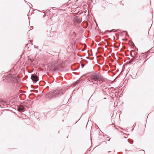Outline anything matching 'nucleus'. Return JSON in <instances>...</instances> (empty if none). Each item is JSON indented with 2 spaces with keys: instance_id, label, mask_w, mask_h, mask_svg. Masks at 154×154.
Here are the masks:
<instances>
[{
  "instance_id": "1",
  "label": "nucleus",
  "mask_w": 154,
  "mask_h": 154,
  "mask_svg": "<svg viewBox=\"0 0 154 154\" xmlns=\"http://www.w3.org/2000/svg\"><path fill=\"white\" fill-rule=\"evenodd\" d=\"M87 80L90 82L91 85L95 84L97 85L99 83L101 85V88L102 90L104 89L109 90V88L107 86V83L105 82L102 76L98 73L94 75L87 76L86 77Z\"/></svg>"
},
{
  "instance_id": "2",
  "label": "nucleus",
  "mask_w": 154,
  "mask_h": 154,
  "mask_svg": "<svg viewBox=\"0 0 154 154\" xmlns=\"http://www.w3.org/2000/svg\"><path fill=\"white\" fill-rule=\"evenodd\" d=\"M65 92V88H60L55 90H51L47 93L46 98L49 99L54 98L58 95H61Z\"/></svg>"
},
{
  "instance_id": "3",
  "label": "nucleus",
  "mask_w": 154,
  "mask_h": 154,
  "mask_svg": "<svg viewBox=\"0 0 154 154\" xmlns=\"http://www.w3.org/2000/svg\"><path fill=\"white\" fill-rule=\"evenodd\" d=\"M7 79V80H9L14 83V86H17V87L15 88L16 91H19L20 88V84L18 82L19 81L18 78L14 75L10 74L8 75Z\"/></svg>"
},
{
  "instance_id": "4",
  "label": "nucleus",
  "mask_w": 154,
  "mask_h": 154,
  "mask_svg": "<svg viewBox=\"0 0 154 154\" xmlns=\"http://www.w3.org/2000/svg\"><path fill=\"white\" fill-rule=\"evenodd\" d=\"M51 66L53 70L54 71L57 70L61 71L62 70V66L60 64V63L58 62H53Z\"/></svg>"
},
{
  "instance_id": "5",
  "label": "nucleus",
  "mask_w": 154,
  "mask_h": 154,
  "mask_svg": "<svg viewBox=\"0 0 154 154\" xmlns=\"http://www.w3.org/2000/svg\"><path fill=\"white\" fill-rule=\"evenodd\" d=\"M31 79L32 80L34 83H36L39 80L38 77L35 74H31Z\"/></svg>"
},
{
  "instance_id": "6",
  "label": "nucleus",
  "mask_w": 154,
  "mask_h": 154,
  "mask_svg": "<svg viewBox=\"0 0 154 154\" xmlns=\"http://www.w3.org/2000/svg\"><path fill=\"white\" fill-rule=\"evenodd\" d=\"M73 20L75 23L80 24L82 21V19L79 16H76L74 17Z\"/></svg>"
},
{
  "instance_id": "7",
  "label": "nucleus",
  "mask_w": 154,
  "mask_h": 154,
  "mask_svg": "<svg viewBox=\"0 0 154 154\" xmlns=\"http://www.w3.org/2000/svg\"><path fill=\"white\" fill-rule=\"evenodd\" d=\"M7 102H6L2 99H0V103L2 104L4 106H6L8 104Z\"/></svg>"
},
{
  "instance_id": "8",
  "label": "nucleus",
  "mask_w": 154,
  "mask_h": 154,
  "mask_svg": "<svg viewBox=\"0 0 154 154\" xmlns=\"http://www.w3.org/2000/svg\"><path fill=\"white\" fill-rule=\"evenodd\" d=\"M75 47V44L73 43H70L69 48H70V47H71V48L73 49Z\"/></svg>"
},
{
  "instance_id": "9",
  "label": "nucleus",
  "mask_w": 154,
  "mask_h": 154,
  "mask_svg": "<svg viewBox=\"0 0 154 154\" xmlns=\"http://www.w3.org/2000/svg\"><path fill=\"white\" fill-rule=\"evenodd\" d=\"M134 59H136L137 57L138 56V55L137 54H137L136 52H134Z\"/></svg>"
},
{
  "instance_id": "10",
  "label": "nucleus",
  "mask_w": 154,
  "mask_h": 154,
  "mask_svg": "<svg viewBox=\"0 0 154 154\" xmlns=\"http://www.w3.org/2000/svg\"><path fill=\"white\" fill-rule=\"evenodd\" d=\"M17 110L19 112L22 111L23 109V108L19 106H17Z\"/></svg>"
},
{
  "instance_id": "11",
  "label": "nucleus",
  "mask_w": 154,
  "mask_h": 154,
  "mask_svg": "<svg viewBox=\"0 0 154 154\" xmlns=\"http://www.w3.org/2000/svg\"><path fill=\"white\" fill-rule=\"evenodd\" d=\"M128 141L129 143L130 144H132L134 141L133 140L130 139H128Z\"/></svg>"
},
{
  "instance_id": "12",
  "label": "nucleus",
  "mask_w": 154,
  "mask_h": 154,
  "mask_svg": "<svg viewBox=\"0 0 154 154\" xmlns=\"http://www.w3.org/2000/svg\"><path fill=\"white\" fill-rule=\"evenodd\" d=\"M113 87H111L110 89H109V91H111V92H113V91L114 90H113Z\"/></svg>"
},
{
  "instance_id": "13",
  "label": "nucleus",
  "mask_w": 154,
  "mask_h": 154,
  "mask_svg": "<svg viewBox=\"0 0 154 154\" xmlns=\"http://www.w3.org/2000/svg\"><path fill=\"white\" fill-rule=\"evenodd\" d=\"M103 91V93L104 94H106L107 95H108V94L106 93V91H105L104 90H102Z\"/></svg>"
},
{
  "instance_id": "14",
  "label": "nucleus",
  "mask_w": 154,
  "mask_h": 154,
  "mask_svg": "<svg viewBox=\"0 0 154 154\" xmlns=\"http://www.w3.org/2000/svg\"><path fill=\"white\" fill-rule=\"evenodd\" d=\"M88 26V23H86V26L84 27L85 28H86Z\"/></svg>"
},
{
  "instance_id": "15",
  "label": "nucleus",
  "mask_w": 154,
  "mask_h": 154,
  "mask_svg": "<svg viewBox=\"0 0 154 154\" xmlns=\"http://www.w3.org/2000/svg\"><path fill=\"white\" fill-rule=\"evenodd\" d=\"M79 82H77V81H76V82H75V83L74 85V86H76V84H77Z\"/></svg>"
},
{
  "instance_id": "16",
  "label": "nucleus",
  "mask_w": 154,
  "mask_h": 154,
  "mask_svg": "<svg viewBox=\"0 0 154 154\" xmlns=\"http://www.w3.org/2000/svg\"><path fill=\"white\" fill-rule=\"evenodd\" d=\"M34 48H37L38 47V46H36V45H34Z\"/></svg>"
},
{
  "instance_id": "17",
  "label": "nucleus",
  "mask_w": 154,
  "mask_h": 154,
  "mask_svg": "<svg viewBox=\"0 0 154 154\" xmlns=\"http://www.w3.org/2000/svg\"><path fill=\"white\" fill-rule=\"evenodd\" d=\"M114 31H115V29H112V30H110V32H114Z\"/></svg>"
},
{
  "instance_id": "18",
  "label": "nucleus",
  "mask_w": 154,
  "mask_h": 154,
  "mask_svg": "<svg viewBox=\"0 0 154 154\" xmlns=\"http://www.w3.org/2000/svg\"><path fill=\"white\" fill-rule=\"evenodd\" d=\"M31 41L29 40V41H28V44H31Z\"/></svg>"
},
{
  "instance_id": "19",
  "label": "nucleus",
  "mask_w": 154,
  "mask_h": 154,
  "mask_svg": "<svg viewBox=\"0 0 154 154\" xmlns=\"http://www.w3.org/2000/svg\"><path fill=\"white\" fill-rule=\"evenodd\" d=\"M125 32L126 33V35H128V32L127 31H125Z\"/></svg>"
},
{
  "instance_id": "20",
  "label": "nucleus",
  "mask_w": 154,
  "mask_h": 154,
  "mask_svg": "<svg viewBox=\"0 0 154 154\" xmlns=\"http://www.w3.org/2000/svg\"><path fill=\"white\" fill-rule=\"evenodd\" d=\"M50 112L51 113L53 112H54V110H51V111H50Z\"/></svg>"
},
{
  "instance_id": "21",
  "label": "nucleus",
  "mask_w": 154,
  "mask_h": 154,
  "mask_svg": "<svg viewBox=\"0 0 154 154\" xmlns=\"http://www.w3.org/2000/svg\"><path fill=\"white\" fill-rule=\"evenodd\" d=\"M25 45H26L25 47H26L27 46L28 44H26Z\"/></svg>"
},
{
  "instance_id": "22",
  "label": "nucleus",
  "mask_w": 154,
  "mask_h": 154,
  "mask_svg": "<svg viewBox=\"0 0 154 154\" xmlns=\"http://www.w3.org/2000/svg\"><path fill=\"white\" fill-rule=\"evenodd\" d=\"M0 107L1 108L5 107H2L1 105H0Z\"/></svg>"
},
{
  "instance_id": "23",
  "label": "nucleus",
  "mask_w": 154,
  "mask_h": 154,
  "mask_svg": "<svg viewBox=\"0 0 154 154\" xmlns=\"http://www.w3.org/2000/svg\"><path fill=\"white\" fill-rule=\"evenodd\" d=\"M106 99V97H105V98H104V99Z\"/></svg>"
},
{
  "instance_id": "24",
  "label": "nucleus",
  "mask_w": 154,
  "mask_h": 154,
  "mask_svg": "<svg viewBox=\"0 0 154 154\" xmlns=\"http://www.w3.org/2000/svg\"><path fill=\"white\" fill-rule=\"evenodd\" d=\"M82 68H83L84 66L83 65H82Z\"/></svg>"
},
{
  "instance_id": "25",
  "label": "nucleus",
  "mask_w": 154,
  "mask_h": 154,
  "mask_svg": "<svg viewBox=\"0 0 154 154\" xmlns=\"http://www.w3.org/2000/svg\"><path fill=\"white\" fill-rule=\"evenodd\" d=\"M111 152V151H109L108 152V153H109V152Z\"/></svg>"
},
{
  "instance_id": "26",
  "label": "nucleus",
  "mask_w": 154,
  "mask_h": 154,
  "mask_svg": "<svg viewBox=\"0 0 154 154\" xmlns=\"http://www.w3.org/2000/svg\"><path fill=\"white\" fill-rule=\"evenodd\" d=\"M131 60H133V59H131Z\"/></svg>"
},
{
  "instance_id": "27",
  "label": "nucleus",
  "mask_w": 154,
  "mask_h": 154,
  "mask_svg": "<svg viewBox=\"0 0 154 154\" xmlns=\"http://www.w3.org/2000/svg\"><path fill=\"white\" fill-rule=\"evenodd\" d=\"M131 60H133V59H131Z\"/></svg>"
},
{
  "instance_id": "28",
  "label": "nucleus",
  "mask_w": 154,
  "mask_h": 154,
  "mask_svg": "<svg viewBox=\"0 0 154 154\" xmlns=\"http://www.w3.org/2000/svg\"><path fill=\"white\" fill-rule=\"evenodd\" d=\"M142 9H143V7H142Z\"/></svg>"
},
{
  "instance_id": "29",
  "label": "nucleus",
  "mask_w": 154,
  "mask_h": 154,
  "mask_svg": "<svg viewBox=\"0 0 154 154\" xmlns=\"http://www.w3.org/2000/svg\"><path fill=\"white\" fill-rule=\"evenodd\" d=\"M81 117H82V116ZM81 117L80 118V119H81Z\"/></svg>"
},
{
  "instance_id": "30",
  "label": "nucleus",
  "mask_w": 154,
  "mask_h": 154,
  "mask_svg": "<svg viewBox=\"0 0 154 154\" xmlns=\"http://www.w3.org/2000/svg\"><path fill=\"white\" fill-rule=\"evenodd\" d=\"M81 117H82V116ZM81 117L80 118V119H81Z\"/></svg>"
},
{
  "instance_id": "31",
  "label": "nucleus",
  "mask_w": 154,
  "mask_h": 154,
  "mask_svg": "<svg viewBox=\"0 0 154 154\" xmlns=\"http://www.w3.org/2000/svg\"><path fill=\"white\" fill-rule=\"evenodd\" d=\"M38 11H39L40 12V11H39L38 10Z\"/></svg>"
},
{
  "instance_id": "32",
  "label": "nucleus",
  "mask_w": 154,
  "mask_h": 154,
  "mask_svg": "<svg viewBox=\"0 0 154 154\" xmlns=\"http://www.w3.org/2000/svg\"><path fill=\"white\" fill-rule=\"evenodd\" d=\"M62 121H63V120H62Z\"/></svg>"
},
{
  "instance_id": "33",
  "label": "nucleus",
  "mask_w": 154,
  "mask_h": 154,
  "mask_svg": "<svg viewBox=\"0 0 154 154\" xmlns=\"http://www.w3.org/2000/svg\"><path fill=\"white\" fill-rule=\"evenodd\" d=\"M68 137V136L67 137V138Z\"/></svg>"
},
{
  "instance_id": "34",
  "label": "nucleus",
  "mask_w": 154,
  "mask_h": 154,
  "mask_svg": "<svg viewBox=\"0 0 154 154\" xmlns=\"http://www.w3.org/2000/svg\"><path fill=\"white\" fill-rule=\"evenodd\" d=\"M58 133H59V131H58Z\"/></svg>"
},
{
  "instance_id": "35",
  "label": "nucleus",
  "mask_w": 154,
  "mask_h": 154,
  "mask_svg": "<svg viewBox=\"0 0 154 154\" xmlns=\"http://www.w3.org/2000/svg\"><path fill=\"white\" fill-rule=\"evenodd\" d=\"M24 1H25V0H24Z\"/></svg>"
}]
</instances>
